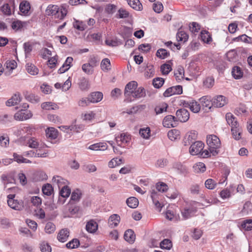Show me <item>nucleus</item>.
Wrapping results in <instances>:
<instances>
[{
    "instance_id": "1",
    "label": "nucleus",
    "mask_w": 252,
    "mask_h": 252,
    "mask_svg": "<svg viewBox=\"0 0 252 252\" xmlns=\"http://www.w3.org/2000/svg\"><path fill=\"white\" fill-rule=\"evenodd\" d=\"M207 144L209 150L214 156L217 155L220 148L221 143L219 138L215 135L212 134L207 136Z\"/></svg>"
},
{
    "instance_id": "2",
    "label": "nucleus",
    "mask_w": 252,
    "mask_h": 252,
    "mask_svg": "<svg viewBox=\"0 0 252 252\" xmlns=\"http://www.w3.org/2000/svg\"><path fill=\"white\" fill-rule=\"evenodd\" d=\"M15 194L7 195V204L9 207L16 211H21L24 208V203L22 200L15 199Z\"/></svg>"
},
{
    "instance_id": "3",
    "label": "nucleus",
    "mask_w": 252,
    "mask_h": 252,
    "mask_svg": "<svg viewBox=\"0 0 252 252\" xmlns=\"http://www.w3.org/2000/svg\"><path fill=\"white\" fill-rule=\"evenodd\" d=\"M21 139L22 141H24L23 144L24 145L32 149H38V151L47 147L45 144H40L39 140L35 137H22Z\"/></svg>"
},
{
    "instance_id": "4",
    "label": "nucleus",
    "mask_w": 252,
    "mask_h": 252,
    "mask_svg": "<svg viewBox=\"0 0 252 252\" xmlns=\"http://www.w3.org/2000/svg\"><path fill=\"white\" fill-rule=\"evenodd\" d=\"M115 140L119 146L124 147V145L129 143L131 140V135L127 132H123L116 136Z\"/></svg>"
},
{
    "instance_id": "5",
    "label": "nucleus",
    "mask_w": 252,
    "mask_h": 252,
    "mask_svg": "<svg viewBox=\"0 0 252 252\" xmlns=\"http://www.w3.org/2000/svg\"><path fill=\"white\" fill-rule=\"evenodd\" d=\"M204 145L200 141H197L192 143L189 148V153L191 155H197L201 153Z\"/></svg>"
},
{
    "instance_id": "6",
    "label": "nucleus",
    "mask_w": 252,
    "mask_h": 252,
    "mask_svg": "<svg viewBox=\"0 0 252 252\" xmlns=\"http://www.w3.org/2000/svg\"><path fill=\"white\" fill-rule=\"evenodd\" d=\"M183 93L182 87L180 85L172 86L166 89L163 93L165 97H169L175 94H180Z\"/></svg>"
},
{
    "instance_id": "7",
    "label": "nucleus",
    "mask_w": 252,
    "mask_h": 252,
    "mask_svg": "<svg viewBox=\"0 0 252 252\" xmlns=\"http://www.w3.org/2000/svg\"><path fill=\"white\" fill-rule=\"evenodd\" d=\"M182 103L185 107L189 108L193 113H198L200 110V104L194 100H184Z\"/></svg>"
},
{
    "instance_id": "8",
    "label": "nucleus",
    "mask_w": 252,
    "mask_h": 252,
    "mask_svg": "<svg viewBox=\"0 0 252 252\" xmlns=\"http://www.w3.org/2000/svg\"><path fill=\"white\" fill-rule=\"evenodd\" d=\"M176 120L181 122H186L189 118V111L184 108L178 110L176 111Z\"/></svg>"
},
{
    "instance_id": "9",
    "label": "nucleus",
    "mask_w": 252,
    "mask_h": 252,
    "mask_svg": "<svg viewBox=\"0 0 252 252\" xmlns=\"http://www.w3.org/2000/svg\"><path fill=\"white\" fill-rule=\"evenodd\" d=\"M138 86L137 82L132 81L128 83L125 89L124 94L126 97H129L132 95L135 90L136 89Z\"/></svg>"
},
{
    "instance_id": "10",
    "label": "nucleus",
    "mask_w": 252,
    "mask_h": 252,
    "mask_svg": "<svg viewBox=\"0 0 252 252\" xmlns=\"http://www.w3.org/2000/svg\"><path fill=\"white\" fill-rule=\"evenodd\" d=\"M32 114L30 111L21 110L14 115V118L16 120L24 121L31 118Z\"/></svg>"
},
{
    "instance_id": "11",
    "label": "nucleus",
    "mask_w": 252,
    "mask_h": 252,
    "mask_svg": "<svg viewBox=\"0 0 252 252\" xmlns=\"http://www.w3.org/2000/svg\"><path fill=\"white\" fill-rule=\"evenodd\" d=\"M176 117L172 115H167L164 117L162 121L163 126L166 127H174L176 126Z\"/></svg>"
},
{
    "instance_id": "12",
    "label": "nucleus",
    "mask_w": 252,
    "mask_h": 252,
    "mask_svg": "<svg viewBox=\"0 0 252 252\" xmlns=\"http://www.w3.org/2000/svg\"><path fill=\"white\" fill-rule=\"evenodd\" d=\"M212 100L213 105L216 107H221L227 102L226 98L224 96L221 95L215 97Z\"/></svg>"
},
{
    "instance_id": "13",
    "label": "nucleus",
    "mask_w": 252,
    "mask_h": 252,
    "mask_svg": "<svg viewBox=\"0 0 252 252\" xmlns=\"http://www.w3.org/2000/svg\"><path fill=\"white\" fill-rule=\"evenodd\" d=\"M200 103L204 108L206 111L207 109L210 110L213 105V100L211 99L209 96H204L200 99Z\"/></svg>"
},
{
    "instance_id": "14",
    "label": "nucleus",
    "mask_w": 252,
    "mask_h": 252,
    "mask_svg": "<svg viewBox=\"0 0 252 252\" xmlns=\"http://www.w3.org/2000/svg\"><path fill=\"white\" fill-rule=\"evenodd\" d=\"M88 96L89 100L93 103L100 102L103 98V94L100 92H93Z\"/></svg>"
},
{
    "instance_id": "15",
    "label": "nucleus",
    "mask_w": 252,
    "mask_h": 252,
    "mask_svg": "<svg viewBox=\"0 0 252 252\" xmlns=\"http://www.w3.org/2000/svg\"><path fill=\"white\" fill-rule=\"evenodd\" d=\"M197 138V133L195 131L189 132L185 138L184 143L185 146H189L191 143H193L194 141Z\"/></svg>"
},
{
    "instance_id": "16",
    "label": "nucleus",
    "mask_w": 252,
    "mask_h": 252,
    "mask_svg": "<svg viewBox=\"0 0 252 252\" xmlns=\"http://www.w3.org/2000/svg\"><path fill=\"white\" fill-rule=\"evenodd\" d=\"M60 8L58 6L56 5H49L46 10V12L48 15L56 16L57 17H59Z\"/></svg>"
},
{
    "instance_id": "17",
    "label": "nucleus",
    "mask_w": 252,
    "mask_h": 252,
    "mask_svg": "<svg viewBox=\"0 0 252 252\" xmlns=\"http://www.w3.org/2000/svg\"><path fill=\"white\" fill-rule=\"evenodd\" d=\"M97 229L98 224L95 220H91L87 222L86 229L88 232L94 233L96 232Z\"/></svg>"
},
{
    "instance_id": "18",
    "label": "nucleus",
    "mask_w": 252,
    "mask_h": 252,
    "mask_svg": "<svg viewBox=\"0 0 252 252\" xmlns=\"http://www.w3.org/2000/svg\"><path fill=\"white\" fill-rule=\"evenodd\" d=\"M231 130L232 136L235 140H238L241 139L242 130L239 124L232 126Z\"/></svg>"
},
{
    "instance_id": "19",
    "label": "nucleus",
    "mask_w": 252,
    "mask_h": 252,
    "mask_svg": "<svg viewBox=\"0 0 252 252\" xmlns=\"http://www.w3.org/2000/svg\"><path fill=\"white\" fill-rule=\"evenodd\" d=\"M108 146L106 143L99 142L90 145L88 149L94 151H104L107 150Z\"/></svg>"
},
{
    "instance_id": "20",
    "label": "nucleus",
    "mask_w": 252,
    "mask_h": 252,
    "mask_svg": "<svg viewBox=\"0 0 252 252\" xmlns=\"http://www.w3.org/2000/svg\"><path fill=\"white\" fill-rule=\"evenodd\" d=\"M73 61V58L68 57L66 58L65 62L63 64L61 67L58 70V73L62 74L67 71L71 67V64Z\"/></svg>"
},
{
    "instance_id": "21",
    "label": "nucleus",
    "mask_w": 252,
    "mask_h": 252,
    "mask_svg": "<svg viewBox=\"0 0 252 252\" xmlns=\"http://www.w3.org/2000/svg\"><path fill=\"white\" fill-rule=\"evenodd\" d=\"M124 237L125 240L129 243H133L135 239V235L134 231L132 229L126 230L125 232Z\"/></svg>"
},
{
    "instance_id": "22",
    "label": "nucleus",
    "mask_w": 252,
    "mask_h": 252,
    "mask_svg": "<svg viewBox=\"0 0 252 252\" xmlns=\"http://www.w3.org/2000/svg\"><path fill=\"white\" fill-rule=\"evenodd\" d=\"M120 221V217L116 214L111 215L108 220V224L111 227H115L117 226Z\"/></svg>"
},
{
    "instance_id": "23",
    "label": "nucleus",
    "mask_w": 252,
    "mask_h": 252,
    "mask_svg": "<svg viewBox=\"0 0 252 252\" xmlns=\"http://www.w3.org/2000/svg\"><path fill=\"white\" fill-rule=\"evenodd\" d=\"M69 232L67 229H62L59 232L58 239L61 242H65L69 237Z\"/></svg>"
},
{
    "instance_id": "24",
    "label": "nucleus",
    "mask_w": 252,
    "mask_h": 252,
    "mask_svg": "<svg viewBox=\"0 0 252 252\" xmlns=\"http://www.w3.org/2000/svg\"><path fill=\"white\" fill-rule=\"evenodd\" d=\"M19 9L23 14H27L31 9L30 2L27 0L22 1L20 4Z\"/></svg>"
},
{
    "instance_id": "25",
    "label": "nucleus",
    "mask_w": 252,
    "mask_h": 252,
    "mask_svg": "<svg viewBox=\"0 0 252 252\" xmlns=\"http://www.w3.org/2000/svg\"><path fill=\"white\" fill-rule=\"evenodd\" d=\"M47 137L51 139H55L58 136V131L54 127H49L46 129Z\"/></svg>"
},
{
    "instance_id": "26",
    "label": "nucleus",
    "mask_w": 252,
    "mask_h": 252,
    "mask_svg": "<svg viewBox=\"0 0 252 252\" xmlns=\"http://www.w3.org/2000/svg\"><path fill=\"white\" fill-rule=\"evenodd\" d=\"M146 95V91L143 87H140L135 90L132 94V96L135 98H140L144 97Z\"/></svg>"
},
{
    "instance_id": "27",
    "label": "nucleus",
    "mask_w": 252,
    "mask_h": 252,
    "mask_svg": "<svg viewBox=\"0 0 252 252\" xmlns=\"http://www.w3.org/2000/svg\"><path fill=\"white\" fill-rule=\"evenodd\" d=\"M66 180L59 176H54L52 179V182L54 185H57L59 189L66 185Z\"/></svg>"
},
{
    "instance_id": "28",
    "label": "nucleus",
    "mask_w": 252,
    "mask_h": 252,
    "mask_svg": "<svg viewBox=\"0 0 252 252\" xmlns=\"http://www.w3.org/2000/svg\"><path fill=\"white\" fill-rule=\"evenodd\" d=\"M20 101L21 97L20 94H15L6 101V105L8 106H14L17 104Z\"/></svg>"
},
{
    "instance_id": "29",
    "label": "nucleus",
    "mask_w": 252,
    "mask_h": 252,
    "mask_svg": "<svg viewBox=\"0 0 252 252\" xmlns=\"http://www.w3.org/2000/svg\"><path fill=\"white\" fill-rule=\"evenodd\" d=\"M232 75L235 79H239L243 76V72L241 68L238 66H235L232 70Z\"/></svg>"
},
{
    "instance_id": "30",
    "label": "nucleus",
    "mask_w": 252,
    "mask_h": 252,
    "mask_svg": "<svg viewBox=\"0 0 252 252\" xmlns=\"http://www.w3.org/2000/svg\"><path fill=\"white\" fill-rule=\"evenodd\" d=\"M78 85L81 91H87L90 88V84L88 79L83 77L80 79Z\"/></svg>"
},
{
    "instance_id": "31",
    "label": "nucleus",
    "mask_w": 252,
    "mask_h": 252,
    "mask_svg": "<svg viewBox=\"0 0 252 252\" xmlns=\"http://www.w3.org/2000/svg\"><path fill=\"white\" fill-rule=\"evenodd\" d=\"M225 119L227 124L230 126L231 127L232 126H234V125L236 126L238 125L237 121L236 120L235 117L231 113H227L226 114Z\"/></svg>"
},
{
    "instance_id": "32",
    "label": "nucleus",
    "mask_w": 252,
    "mask_h": 252,
    "mask_svg": "<svg viewBox=\"0 0 252 252\" xmlns=\"http://www.w3.org/2000/svg\"><path fill=\"white\" fill-rule=\"evenodd\" d=\"M128 5L136 10H141L142 5L139 0H127Z\"/></svg>"
},
{
    "instance_id": "33",
    "label": "nucleus",
    "mask_w": 252,
    "mask_h": 252,
    "mask_svg": "<svg viewBox=\"0 0 252 252\" xmlns=\"http://www.w3.org/2000/svg\"><path fill=\"white\" fill-rule=\"evenodd\" d=\"M200 37L204 43L210 44L212 41L210 34L207 31H202L200 33Z\"/></svg>"
},
{
    "instance_id": "34",
    "label": "nucleus",
    "mask_w": 252,
    "mask_h": 252,
    "mask_svg": "<svg viewBox=\"0 0 252 252\" xmlns=\"http://www.w3.org/2000/svg\"><path fill=\"white\" fill-rule=\"evenodd\" d=\"M226 56L229 62H235L238 59V54L235 50H230L226 53Z\"/></svg>"
},
{
    "instance_id": "35",
    "label": "nucleus",
    "mask_w": 252,
    "mask_h": 252,
    "mask_svg": "<svg viewBox=\"0 0 252 252\" xmlns=\"http://www.w3.org/2000/svg\"><path fill=\"white\" fill-rule=\"evenodd\" d=\"M26 66L28 72L30 74L35 75L38 74V69L33 64L28 63Z\"/></svg>"
},
{
    "instance_id": "36",
    "label": "nucleus",
    "mask_w": 252,
    "mask_h": 252,
    "mask_svg": "<svg viewBox=\"0 0 252 252\" xmlns=\"http://www.w3.org/2000/svg\"><path fill=\"white\" fill-rule=\"evenodd\" d=\"M193 169L196 173H202L205 171L206 167L204 163L198 162L193 165Z\"/></svg>"
},
{
    "instance_id": "37",
    "label": "nucleus",
    "mask_w": 252,
    "mask_h": 252,
    "mask_svg": "<svg viewBox=\"0 0 252 252\" xmlns=\"http://www.w3.org/2000/svg\"><path fill=\"white\" fill-rule=\"evenodd\" d=\"M184 69L182 66L178 67L174 72V75L177 80H181L184 76Z\"/></svg>"
},
{
    "instance_id": "38",
    "label": "nucleus",
    "mask_w": 252,
    "mask_h": 252,
    "mask_svg": "<svg viewBox=\"0 0 252 252\" xmlns=\"http://www.w3.org/2000/svg\"><path fill=\"white\" fill-rule=\"evenodd\" d=\"M41 107L43 109L45 110H56L58 108V105L51 102H46L42 103Z\"/></svg>"
},
{
    "instance_id": "39",
    "label": "nucleus",
    "mask_w": 252,
    "mask_h": 252,
    "mask_svg": "<svg viewBox=\"0 0 252 252\" xmlns=\"http://www.w3.org/2000/svg\"><path fill=\"white\" fill-rule=\"evenodd\" d=\"M176 38L178 41L185 42L188 40L189 36L184 31H180L176 34Z\"/></svg>"
},
{
    "instance_id": "40",
    "label": "nucleus",
    "mask_w": 252,
    "mask_h": 252,
    "mask_svg": "<svg viewBox=\"0 0 252 252\" xmlns=\"http://www.w3.org/2000/svg\"><path fill=\"white\" fill-rule=\"evenodd\" d=\"M126 204L130 208H135L138 206V200L134 197H130L127 199Z\"/></svg>"
},
{
    "instance_id": "41",
    "label": "nucleus",
    "mask_w": 252,
    "mask_h": 252,
    "mask_svg": "<svg viewBox=\"0 0 252 252\" xmlns=\"http://www.w3.org/2000/svg\"><path fill=\"white\" fill-rule=\"evenodd\" d=\"M101 69L104 71H107L111 69V63L110 60L105 58L102 60L100 64Z\"/></svg>"
},
{
    "instance_id": "42",
    "label": "nucleus",
    "mask_w": 252,
    "mask_h": 252,
    "mask_svg": "<svg viewBox=\"0 0 252 252\" xmlns=\"http://www.w3.org/2000/svg\"><path fill=\"white\" fill-rule=\"evenodd\" d=\"M59 128L61 130L67 133H68L70 131H74L76 132H79V131L77 129V126H59Z\"/></svg>"
},
{
    "instance_id": "43",
    "label": "nucleus",
    "mask_w": 252,
    "mask_h": 252,
    "mask_svg": "<svg viewBox=\"0 0 252 252\" xmlns=\"http://www.w3.org/2000/svg\"><path fill=\"white\" fill-rule=\"evenodd\" d=\"M150 128L149 127L140 128L139 134L143 138L148 139L150 137Z\"/></svg>"
},
{
    "instance_id": "44",
    "label": "nucleus",
    "mask_w": 252,
    "mask_h": 252,
    "mask_svg": "<svg viewBox=\"0 0 252 252\" xmlns=\"http://www.w3.org/2000/svg\"><path fill=\"white\" fill-rule=\"evenodd\" d=\"M70 193L71 190L66 185L63 186L60 191V195L64 198L68 197L70 194Z\"/></svg>"
},
{
    "instance_id": "45",
    "label": "nucleus",
    "mask_w": 252,
    "mask_h": 252,
    "mask_svg": "<svg viewBox=\"0 0 252 252\" xmlns=\"http://www.w3.org/2000/svg\"><path fill=\"white\" fill-rule=\"evenodd\" d=\"M94 65L90 63H84L82 66L83 71L87 74H92L94 72Z\"/></svg>"
},
{
    "instance_id": "46",
    "label": "nucleus",
    "mask_w": 252,
    "mask_h": 252,
    "mask_svg": "<svg viewBox=\"0 0 252 252\" xmlns=\"http://www.w3.org/2000/svg\"><path fill=\"white\" fill-rule=\"evenodd\" d=\"M42 190L43 194L49 196L53 192V188L51 184H47L43 186Z\"/></svg>"
},
{
    "instance_id": "47",
    "label": "nucleus",
    "mask_w": 252,
    "mask_h": 252,
    "mask_svg": "<svg viewBox=\"0 0 252 252\" xmlns=\"http://www.w3.org/2000/svg\"><path fill=\"white\" fill-rule=\"evenodd\" d=\"M80 245V242L77 239H73L66 244L68 249H73L78 248Z\"/></svg>"
},
{
    "instance_id": "48",
    "label": "nucleus",
    "mask_w": 252,
    "mask_h": 252,
    "mask_svg": "<svg viewBox=\"0 0 252 252\" xmlns=\"http://www.w3.org/2000/svg\"><path fill=\"white\" fill-rule=\"evenodd\" d=\"M172 246L171 241L167 239H165L160 243V247L162 249L170 250Z\"/></svg>"
},
{
    "instance_id": "49",
    "label": "nucleus",
    "mask_w": 252,
    "mask_h": 252,
    "mask_svg": "<svg viewBox=\"0 0 252 252\" xmlns=\"http://www.w3.org/2000/svg\"><path fill=\"white\" fill-rule=\"evenodd\" d=\"M179 131L177 129H172L168 132V137L171 140H175L179 137Z\"/></svg>"
},
{
    "instance_id": "50",
    "label": "nucleus",
    "mask_w": 252,
    "mask_h": 252,
    "mask_svg": "<svg viewBox=\"0 0 252 252\" xmlns=\"http://www.w3.org/2000/svg\"><path fill=\"white\" fill-rule=\"evenodd\" d=\"M122 159L117 158H112L108 163L109 168H114L117 166L120 165L122 163Z\"/></svg>"
},
{
    "instance_id": "51",
    "label": "nucleus",
    "mask_w": 252,
    "mask_h": 252,
    "mask_svg": "<svg viewBox=\"0 0 252 252\" xmlns=\"http://www.w3.org/2000/svg\"><path fill=\"white\" fill-rule=\"evenodd\" d=\"M25 98L32 102H37L39 101V97L32 93H27L25 94Z\"/></svg>"
},
{
    "instance_id": "52",
    "label": "nucleus",
    "mask_w": 252,
    "mask_h": 252,
    "mask_svg": "<svg viewBox=\"0 0 252 252\" xmlns=\"http://www.w3.org/2000/svg\"><path fill=\"white\" fill-rule=\"evenodd\" d=\"M82 196V193L80 190L76 189L74 190L71 195V199L75 201H78Z\"/></svg>"
},
{
    "instance_id": "53",
    "label": "nucleus",
    "mask_w": 252,
    "mask_h": 252,
    "mask_svg": "<svg viewBox=\"0 0 252 252\" xmlns=\"http://www.w3.org/2000/svg\"><path fill=\"white\" fill-rule=\"evenodd\" d=\"M156 55L161 59H165L169 56V52L164 49L161 48L157 51Z\"/></svg>"
},
{
    "instance_id": "54",
    "label": "nucleus",
    "mask_w": 252,
    "mask_h": 252,
    "mask_svg": "<svg viewBox=\"0 0 252 252\" xmlns=\"http://www.w3.org/2000/svg\"><path fill=\"white\" fill-rule=\"evenodd\" d=\"M241 226L245 230L249 231L252 229V220H244L241 224Z\"/></svg>"
},
{
    "instance_id": "55",
    "label": "nucleus",
    "mask_w": 252,
    "mask_h": 252,
    "mask_svg": "<svg viewBox=\"0 0 252 252\" xmlns=\"http://www.w3.org/2000/svg\"><path fill=\"white\" fill-rule=\"evenodd\" d=\"M55 229L56 226L52 222H48L46 223L45 231L47 233L51 234L55 231Z\"/></svg>"
},
{
    "instance_id": "56",
    "label": "nucleus",
    "mask_w": 252,
    "mask_h": 252,
    "mask_svg": "<svg viewBox=\"0 0 252 252\" xmlns=\"http://www.w3.org/2000/svg\"><path fill=\"white\" fill-rule=\"evenodd\" d=\"M164 80L162 78L158 77L153 81V86L156 88H160L164 84Z\"/></svg>"
},
{
    "instance_id": "57",
    "label": "nucleus",
    "mask_w": 252,
    "mask_h": 252,
    "mask_svg": "<svg viewBox=\"0 0 252 252\" xmlns=\"http://www.w3.org/2000/svg\"><path fill=\"white\" fill-rule=\"evenodd\" d=\"M9 139L7 135L0 136V144L3 147H7L9 145Z\"/></svg>"
},
{
    "instance_id": "58",
    "label": "nucleus",
    "mask_w": 252,
    "mask_h": 252,
    "mask_svg": "<svg viewBox=\"0 0 252 252\" xmlns=\"http://www.w3.org/2000/svg\"><path fill=\"white\" fill-rule=\"evenodd\" d=\"M117 15L119 18H126L128 17L129 13L126 9L121 8L118 10Z\"/></svg>"
},
{
    "instance_id": "59",
    "label": "nucleus",
    "mask_w": 252,
    "mask_h": 252,
    "mask_svg": "<svg viewBox=\"0 0 252 252\" xmlns=\"http://www.w3.org/2000/svg\"><path fill=\"white\" fill-rule=\"evenodd\" d=\"M40 249L42 252H51L52 251L51 246L45 242L40 244Z\"/></svg>"
},
{
    "instance_id": "60",
    "label": "nucleus",
    "mask_w": 252,
    "mask_h": 252,
    "mask_svg": "<svg viewBox=\"0 0 252 252\" xmlns=\"http://www.w3.org/2000/svg\"><path fill=\"white\" fill-rule=\"evenodd\" d=\"M95 116V114L93 111H90L83 115L82 118L83 120L91 121L94 118Z\"/></svg>"
},
{
    "instance_id": "61",
    "label": "nucleus",
    "mask_w": 252,
    "mask_h": 252,
    "mask_svg": "<svg viewBox=\"0 0 252 252\" xmlns=\"http://www.w3.org/2000/svg\"><path fill=\"white\" fill-rule=\"evenodd\" d=\"M91 103L89 99V96L87 97H84L79 100L78 102V105L81 107H86Z\"/></svg>"
},
{
    "instance_id": "62",
    "label": "nucleus",
    "mask_w": 252,
    "mask_h": 252,
    "mask_svg": "<svg viewBox=\"0 0 252 252\" xmlns=\"http://www.w3.org/2000/svg\"><path fill=\"white\" fill-rule=\"evenodd\" d=\"M156 189L160 192H165L168 189L167 185L163 182L158 183L156 184Z\"/></svg>"
},
{
    "instance_id": "63",
    "label": "nucleus",
    "mask_w": 252,
    "mask_h": 252,
    "mask_svg": "<svg viewBox=\"0 0 252 252\" xmlns=\"http://www.w3.org/2000/svg\"><path fill=\"white\" fill-rule=\"evenodd\" d=\"M1 11L6 15H10L11 14V9L8 3H5L1 7Z\"/></svg>"
},
{
    "instance_id": "64",
    "label": "nucleus",
    "mask_w": 252,
    "mask_h": 252,
    "mask_svg": "<svg viewBox=\"0 0 252 252\" xmlns=\"http://www.w3.org/2000/svg\"><path fill=\"white\" fill-rule=\"evenodd\" d=\"M73 26L75 28L79 31H84L86 28V25L82 21H76Z\"/></svg>"
}]
</instances>
